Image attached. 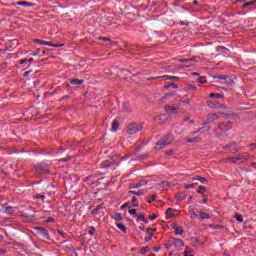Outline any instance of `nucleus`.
Instances as JSON below:
<instances>
[{
	"label": "nucleus",
	"instance_id": "nucleus-1",
	"mask_svg": "<svg viewBox=\"0 0 256 256\" xmlns=\"http://www.w3.org/2000/svg\"><path fill=\"white\" fill-rule=\"evenodd\" d=\"M233 129V124L231 121L222 122L218 125V129H216V137L218 139H223V135L227 133V131H231Z\"/></svg>",
	"mask_w": 256,
	"mask_h": 256
},
{
	"label": "nucleus",
	"instance_id": "nucleus-2",
	"mask_svg": "<svg viewBox=\"0 0 256 256\" xmlns=\"http://www.w3.org/2000/svg\"><path fill=\"white\" fill-rule=\"evenodd\" d=\"M171 143H173V135L168 134L156 142L154 149L156 151H161V149H165V147H167V145H171Z\"/></svg>",
	"mask_w": 256,
	"mask_h": 256
},
{
	"label": "nucleus",
	"instance_id": "nucleus-61",
	"mask_svg": "<svg viewBox=\"0 0 256 256\" xmlns=\"http://www.w3.org/2000/svg\"><path fill=\"white\" fill-rule=\"evenodd\" d=\"M126 207H129V204L128 203H125L121 206V209H125Z\"/></svg>",
	"mask_w": 256,
	"mask_h": 256
},
{
	"label": "nucleus",
	"instance_id": "nucleus-11",
	"mask_svg": "<svg viewBox=\"0 0 256 256\" xmlns=\"http://www.w3.org/2000/svg\"><path fill=\"white\" fill-rule=\"evenodd\" d=\"M177 109H179V104L165 106V111H167L168 113L177 114Z\"/></svg>",
	"mask_w": 256,
	"mask_h": 256
},
{
	"label": "nucleus",
	"instance_id": "nucleus-9",
	"mask_svg": "<svg viewBox=\"0 0 256 256\" xmlns=\"http://www.w3.org/2000/svg\"><path fill=\"white\" fill-rule=\"evenodd\" d=\"M1 211L2 213H6V215H13V213H15V209L7 203L2 204Z\"/></svg>",
	"mask_w": 256,
	"mask_h": 256
},
{
	"label": "nucleus",
	"instance_id": "nucleus-8",
	"mask_svg": "<svg viewBox=\"0 0 256 256\" xmlns=\"http://www.w3.org/2000/svg\"><path fill=\"white\" fill-rule=\"evenodd\" d=\"M34 43H38V45H47L48 47H64L65 44H53L51 42H47L45 40L34 39Z\"/></svg>",
	"mask_w": 256,
	"mask_h": 256
},
{
	"label": "nucleus",
	"instance_id": "nucleus-48",
	"mask_svg": "<svg viewBox=\"0 0 256 256\" xmlns=\"http://www.w3.org/2000/svg\"><path fill=\"white\" fill-rule=\"evenodd\" d=\"M133 207H137V197H132Z\"/></svg>",
	"mask_w": 256,
	"mask_h": 256
},
{
	"label": "nucleus",
	"instance_id": "nucleus-12",
	"mask_svg": "<svg viewBox=\"0 0 256 256\" xmlns=\"http://www.w3.org/2000/svg\"><path fill=\"white\" fill-rule=\"evenodd\" d=\"M70 85L77 87L79 85H83L85 83V80H79L77 78H72L69 80Z\"/></svg>",
	"mask_w": 256,
	"mask_h": 256
},
{
	"label": "nucleus",
	"instance_id": "nucleus-17",
	"mask_svg": "<svg viewBox=\"0 0 256 256\" xmlns=\"http://www.w3.org/2000/svg\"><path fill=\"white\" fill-rule=\"evenodd\" d=\"M111 131L112 133H117V131H119V121L113 120Z\"/></svg>",
	"mask_w": 256,
	"mask_h": 256
},
{
	"label": "nucleus",
	"instance_id": "nucleus-7",
	"mask_svg": "<svg viewBox=\"0 0 256 256\" xmlns=\"http://www.w3.org/2000/svg\"><path fill=\"white\" fill-rule=\"evenodd\" d=\"M219 119V115L215 113H210L206 117V121L203 123V125H211V123H215Z\"/></svg>",
	"mask_w": 256,
	"mask_h": 256
},
{
	"label": "nucleus",
	"instance_id": "nucleus-33",
	"mask_svg": "<svg viewBox=\"0 0 256 256\" xmlns=\"http://www.w3.org/2000/svg\"><path fill=\"white\" fill-rule=\"evenodd\" d=\"M138 221H143V223H148L147 218H145V215L143 214L138 215Z\"/></svg>",
	"mask_w": 256,
	"mask_h": 256
},
{
	"label": "nucleus",
	"instance_id": "nucleus-38",
	"mask_svg": "<svg viewBox=\"0 0 256 256\" xmlns=\"http://www.w3.org/2000/svg\"><path fill=\"white\" fill-rule=\"evenodd\" d=\"M214 77L215 79H219L220 81H225V77H227V75H216Z\"/></svg>",
	"mask_w": 256,
	"mask_h": 256
},
{
	"label": "nucleus",
	"instance_id": "nucleus-54",
	"mask_svg": "<svg viewBox=\"0 0 256 256\" xmlns=\"http://www.w3.org/2000/svg\"><path fill=\"white\" fill-rule=\"evenodd\" d=\"M161 249H163V247L158 246V247H155V248H154V251H155L156 253H159V251H161Z\"/></svg>",
	"mask_w": 256,
	"mask_h": 256
},
{
	"label": "nucleus",
	"instance_id": "nucleus-16",
	"mask_svg": "<svg viewBox=\"0 0 256 256\" xmlns=\"http://www.w3.org/2000/svg\"><path fill=\"white\" fill-rule=\"evenodd\" d=\"M176 201H185L187 199V196L185 195V192H179L175 195Z\"/></svg>",
	"mask_w": 256,
	"mask_h": 256
},
{
	"label": "nucleus",
	"instance_id": "nucleus-5",
	"mask_svg": "<svg viewBox=\"0 0 256 256\" xmlns=\"http://www.w3.org/2000/svg\"><path fill=\"white\" fill-rule=\"evenodd\" d=\"M248 160H249V154L247 152L237 154L236 156L228 159V161H230V163H234L236 165H241L243 163H247Z\"/></svg>",
	"mask_w": 256,
	"mask_h": 256
},
{
	"label": "nucleus",
	"instance_id": "nucleus-30",
	"mask_svg": "<svg viewBox=\"0 0 256 256\" xmlns=\"http://www.w3.org/2000/svg\"><path fill=\"white\" fill-rule=\"evenodd\" d=\"M201 219H211V216L206 212H200Z\"/></svg>",
	"mask_w": 256,
	"mask_h": 256
},
{
	"label": "nucleus",
	"instance_id": "nucleus-56",
	"mask_svg": "<svg viewBox=\"0 0 256 256\" xmlns=\"http://www.w3.org/2000/svg\"><path fill=\"white\" fill-rule=\"evenodd\" d=\"M19 63H20V65H23V64L27 63V59H22L19 61Z\"/></svg>",
	"mask_w": 256,
	"mask_h": 256
},
{
	"label": "nucleus",
	"instance_id": "nucleus-60",
	"mask_svg": "<svg viewBox=\"0 0 256 256\" xmlns=\"http://www.w3.org/2000/svg\"><path fill=\"white\" fill-rule=\"evenodd\" d=\"M166 155H173V150L166 151Z\"/></svg>",
	"mask_w": 256,
	"mask_h": 256
},
{
	"label": "nucleus",
	"instance_id": "nucleus-27",
	"mask_svg": "<svg viewBox=\"0 0 256 256\" xmlns=\"http://www.w3.org/2000/svg\"><path fill=\"white\" fill-rule=\"evenodd\" d=\"M149 251H151L149 246L142 247L140 250V255H145V253H149Z\"/></svg>",
	"mask_w": 256,
	"mask_h": 256
},
{
	"label": "nucleus",
	"instance_id": "nucleus-34",
	"mask_svg": "<svg viewBox=\"0 0 256 256\" xmlns=\"http://www.w3.org/2000/svg\"><path fill=\"white\" fill-rule=\"evenodd\" d=\"M102 207V205H98L95 209L92 210V215H97Z\"/></svg>",
	"mask_w": 256,
	"mask_h": 256
},
{
	"label": "nucleus",
	"instance_id": "nucleus-51",
	"mask_svg": "<svg viewBox=\"0 0 256 256\" xmlns=\"http://www.w3.org/2000/svg\"><path fill=\"white\" fill-rule=\"evenodd\" d=\"M213 229H223V226L221 225H210Z\"/></svg>",
	"mask_w": 256,
	"mask_h": 256
},
{
	"label": "nucleus",
	"instance_id": "nucleus-43",
	"mask_svg": "<svg viewBox=\"0 0 256 256\" xmlns=\"http://www.w3.org/2000/svg\"><path fill=\"white\" fill-rule=\"evenodd\" d=\"M198 215L195 213L194 210L190 211V219H195Z\"/></svg>",
	"mask_w": 256,
	"mask_h": 256
},
{
	"label": "nucleus",
	"instance_id": "nucleus-62",
	"mask_svg": "<svg viewBox=\"0 0 256 256\" xmlns=\"http://www.w3.org/2000/svg\"><path fill=\"white\" fill-rule=\"evenodd\" d=\"M139 159H147V154H143L139 157Z\"/></svg>",
	"mask_w": 256,
	"mask_h": 256
},
{
	"label": "nucleus",
	"instance_id": "nucleus-55",
	"mask_svg": "<svg viewBox=\"0 0 256 256\" xmlns=\"http://www.w3.org/2000/svg\"><path fill=\"white\" fill-rule=\"evenodd\" d=\"M146 231H147V233H149L150 231H157V228L149 227V228L146 229Z\"/></svg>",
	"mask_w": 256,
	"mask_h": 256
},
{
	"label": "nucleus",
	"instance_id": "nucleus-39",
	"mask_svg": "<svg viewBox=\"0 0 256 256\" xmlns=\"http://www.w3.org/2000/svg\"><path fill=\"white\" fill-rule=\"evenodd\" d=\"M184 256H193V254H191V249L186 248L184 251Z\"/></svg>",
	"mask_w": 256,
	"mask_h": 256
},
{
	"label": "nucleus",
	"instance_id": "nucleus-44",
	"mask_svg": "<svg viewBox=\"0 0 256 256\" xmlns=\"http://www.w3.org/2000/svg\"><path fill=\"white\" fill-rule=\"evenodd\" d=\"M157 79H162V76L146 78V81H155Z\"/></svg>",
	"mask_w": 256,
	"mask_h": 256
},
{
	"label": "nucleus",
	"instance_id": "nucleus-41",
	"mask_svg": "<svg viewBox=\"0 0 256 256\" xmlns=\"http://www.w3.org/2000/svg\"><path fill=\"white\" fill-rule=\"evenodd\" d=\"M129 215H134V217H137V210L136 209H130L128 211Z\"/></svg>",
	"mask_w": 256,
	"mask_h": 256
},
{
	"label": "nucleus",
	"instance_id": "nucleus-35",
	"mask_svg": "<svg viewBox=\"0 0 256 256\" xmlns=\"http://www.w3.org/2000/svg\"><path fill=\"white\" fill-rule=\"evenodd\" d=\"M131 189H139V187H143L142 183H138V184H131Z\"/></svg>",
	"mask_w": 256,
	"mask_h": 256
},
{
	"label": "nucleus",
	"instance_id": "nucleus-13",
	"mask_svg": "<svg viewBox=\"0 0 256 256\" xmlns=\"http://www.w3.org/2000/svg\"><path fill=\"white\" fill-rule=\"evenodd\" d=\"M224 149L225 150L229 149L230 151H237L238 149L237 142H231L230 144L225 145Z\"/></svg>",
	"mask_w": 256,
	"mask_h": 256
},
{
	"label": "nucleus",
	"instance_id": "nucleus-4",
	"mask_svg": "<svg viewBox=\"0 0 256 256\" xmlns=\"http://www.w3.org/2000/svg\"><path fill=\"white\" fill-rule=\"evenodd\" d=\"M139 131H143V123H129L126 128L127 135H137Z\"/></svg>",
	"mask_w": 256,
	"mask_h": 256
},
{
	"label": "nucleus",
	"instance_id": "nucleus-28",
	"mask_svg": "<svg viewBox=\"0 0 256 256\" xmlns=\"http://www.w3.org/2000/svg\"><path fill=\"white\" fill-rule=\"evenodd\" d=\"M116 227H118L122 232L127 233V227L125 225L117 223Z\"/></svg>",
	"mask_w": 256,
	"mask_h": 256
},
{
	"label": "nucleus",
	"instance_id": "nucleus-53",
	"mask_svg": "<svg viewBox=\"0 0 256 256\" xmlns=\"http://www.w3.org/2000/svg\"><path fill=\"white\" fill-rule=\"evenodd\" d=\"M202 131H203V128H200L197 131L192 132L191 135H197V133H201Z\"/></svg>",
	"mask_w": 256,
	"mask_h": 256
},
{
	"label": "nucleus",
	"instance_id": "nucleus-32",
	"mask_svg": "<svg viewBox=\"0 0 256 256\" xmlns=\"http://www.w3.org/2000/svg\"><path fill=\"white\" fill-rule=\"evenodd\" d=\"M234 218L236 221H238V223H243V216H241V214H236Z\"/></svg>",
	"mask_w": 256,
	"mask_h": 256
},
{
	"label": "nucleus",
	"instance_id": "nucleus-23",
	"mask_svg": "<svg viewBox=\"0 0 256 256\" xmlns=\"http://www.w3.org/2000/svg\"><path fill=\"white\" fill-rule=\"evenodd\" d=\"M201 136H197V137H194V138H188L187 139V142L188 143H199L201 141Z\"/></svg>",
	"mask_w": 256,
	"mask_h": 256
},
{
	"label": "nucleus",
	"instance_id": "nucleus-31",
	"mask_svg": "<svg viewBox=\"0 0 256 256\" xmlns=\"http://www.w3.org/2000/svg\"><path fill=\"white\" fill-rule=\"evenodd\" d=\"M169 87H172V89H177L179 86H177V84L175 83H170L168 85H165L164 89H169Z\"/></svg>",
	"mask_w": 256,
	"mask_h": 256
},
{
	"label": "nucleus",
	"instance_id": "nucleus-18",
	"mask_svg": "<svg viewBox=\"0 0 256 256\" xmlns=\"http://www.w3.org/2000/svg\"><path fill=\"white\" fill-rule=\"evenodd\" d=\"M192 181H199L200 183L205 184V183H207V178L196 175V176L192 177Z\"/></svg>",
	"mask_w": 256,
	"mask_h": 256
},
{
	"label": "nucleus",
	"instance_id": "nucleus-45",
	"mask_svg": "<svg viewBox=\"0 0 256 256\" xmlns=\"http://www.w3.org/2000/svg\"><path fill=\"white\" fill-rule=\"evenodd\" d=\"M182 105H189V103H191V100H189V98H186L184 101L180 100Z\"/></svg>",
	"mask_w": 256,
	"mask_h": 256
},
{
	"label": "nucleus",
	"instance_id": "nucleus-42",
	"mask_svg": "<svg viewBox=\"0 0 256 256\" xmlns=\"http://www.w3.org/2000/svg\"><path fill=\"white\" fill-rule=\"evenodd\" d=\"M209 97H223V94H221V93H210L209 94Z\"/></svg>",
	"mask_w": 256,
	"mask_h": 256
},
{
	"label": "nucleus",
	"instance_id": "nucleus-52",
	"mask_svg": "<svg viewBox=\"0 0 256 256\" xmlns=\"http://www.w3.org/2000/svg\"><path fill=\"white\" fill-rule=\"evenodd\" d=\"M55 222V218L53 217H49L47 220H46V223H54Z\"/></svg>",
	"mask_w": 256,
	"mask_h": 256
},
{
	"label": "nucleus",
	"instance_id": "nucleus-24",
	"mask_svg": "<svg viewBox=\"0 0 256 256\" xmlns=\"http://www.w3.org/2000/svg\"><path fill=\"white\" fill-rule=\"evenodd\" d=\"M171 217H175V214H173V208H168L166 210V219H171Z\"/></svg>",
	"mask_w": 256,
	"mask_h": 256
},
{
	"label": "nucleus",
	"instance_id": "nucleus-10",
	"mask_svg": "<svg viewBox=\"0 0 256 256\" xmlns=\"http://www.w3.org/2000/svg\"><path fill=\"white\" fill-rule=\"evenodd\" d=\"M34 229L39 235H42L44 239H49V231H47V229L42 227H35Z\"/></svg>",
	"mask_w": 256,
	"mask_h": 256
},
{
	"label": "nucleus",
	"instance_id": "nucleus-40",
	"mask_svg": "<svg viewBox=\"0 0 256 256\" xmlns=\"http://www.w3.org/2000/svg\"><path fill=\"white\" fill-rule=\"evenodd\" d=\"M155 199H157V195L153 194L150 196V198L148 199V203H152L153 201H155Z\"/></svg>",
	"mask_w": 256,
	"mask_h": 256
},
{
	"label": "nucleus",
	"instance_id": "nucleus-20",
	"mask_svg": "<svg viewBox=\"0 0 256 256\" xmlns=\"http://www.w3.org/2000/svg\"><path fill=\"white\" fill-rule=\"evenodd\" d=\"M129 193L130 195H137L138 197H141L145 195V190H139V191L130 190Z\"/></svg>",
	"mask_w": 256,
	"mask_h": 256
},
{
	"label": "nucleus",
	"instance_id": "nucleus-64",
	"mask_svg": "<svg viewBox=\"0 0 256 256\" xmlns=\"http://www.w3.org/2000/svg\"><path fill=\"white\" fill-rule=\"evenodd\" d=\"M69 159H71V158H69V157L68 158H63L62 163H66V161H69Z\"/></svg>",
	"mask_w": 256,
	"mask_h": 256
},
{
	"label": "nucleus",
	"instance_id": "nucleus-25",
	"mask_svg": "<svg viewBox=\"0 0 256 256\" xmlns=\"http://www.w3.org/2000/svg\"><path fill=\"white\" fill-rule=\"evenodd\" d=\"M174 233L175 235H183V227L181 226L174 227Z\"/></svg>",
	"mask_w": 256,
	"mask_h": 256
},
{
	"label": "nucleus",
	"instance_id": "nucleus-57",
	"mask_svg": "<svg viewBox=\"0 0 256 256\" xmlns=\"http://www.w3.org/2000/svg\"><path fill=\"white\" fill-rule=\"evenodd\" d=\"M31 72V70L24 72L23 77H27Z\"/></svg>",
	"mask_w": 256,
	"mask_h": 256
},
{
	"label": "nucleus",
	"instance_id": "nucleus-22",
	"mask_svg": "<svg viewBox=\"0 0 256 256\" xmlns=\"http://www.w3.org/2000/svg\"><path fill=\"white\" fill-rule=\"evenodd\" d=\"M174 239V245L175 247H183L185 245V243L183 242V240L178 239V238H173Z\"/></svg>",
	"mask_w": 256,
	"mask_h": 256
},
{
	"label": "nucleus",
	"instance_id": "nucleus-3",
	"mask_svg": "<svg viewBox=\"0 0 256 256\" xmlns=\"http://www.w3.org/2000/svg\"><path fill=\"white\" fill-rule=\"evenodd\" d=\"M171 143H173V135L168 134L156 142L154 149L156 151H161V149H165V147H167V145H171Z\"/></svg>",
	"mask_w": 256,
	"mask_h": 256
},
{
	"label": "nucleus",
	"instance_id": "nucleus-6",
	"mask_svg": "<svg viewBox=\"0 0 256 256\" xmlns=\"http://www.w3.org/2000/svg\"><path fill=\"white\" fill-rule=\"evenodd\" d=\"M206 104L210 109H225V104H221L217 100H208Z\"/></svg>",
	"mask_w": 256,
	"mask_h": 256
},
{
	"label": "nucleus",
	"instance_id": "nucleus-37",
	"mask_svg": "<svg viewBox=\"0 0 256 256\" xmlns=\"http://www.w3.org/2000/svg\"><path fill=\"white\" fill-rule=\"evenodd\" d=\"M115 219H116V221H123V216H121V213H116Z\"/></svg>",
	"mask_w": 256,
	"mask_h": 256
},
{
	"label": "nucleus",
	"instance_id": "nucleus-26",
	"mask_svg": "<svg viewBox=\"0 0 256 256\" xmlns=\"http://www.w3.org/2000/svg\"><path fill=\"white\" fill-rule=\"evenodd\" d=\"M256 4V0H252L250 2H246L242 5V9H247V7H251V5H255Z\"/></svg>",
	"mask_w": 256,
	"mask_h": 256
},
{
	"label": "nucleus",
	"instance_id": "nucleus-47",
	"mask_svg": "<svg viewBox=\"0 0 256 256\" xmlns=\"http://www.w3.org/2000/svg\"><path fill=\"white\" fill-rule=\"evenodd\" d=\"M148 219H150V221H155V219H157V215L156 214L149 215Z\"/></svg>",
	"mask_w": 256,
	"mask_h": 256
},
{
	"label": "nucleus",
	"instance_id": "nucleus-58",
	"mask_svg": "<svg viewBox=\"0 0 256 256\" xmlns=\"http://www.w3.org/2000/svg\"><path fill=\"white\" fill-rule=\"evenodd\" d=\"M179 61H180V63H189V59H181Z\"/></svg>",
	"mask_w": 256,
	"mask_h": 256
},
{
	"label": "nucleus",
	"instance_id": "nucleus-21",
	"mask_svg": "<svg viewBox=\"0 0 256 256\" xmlns=\"http://www.w3.org/2000/svg\"><path fill=\"white\" fill-rule=\"evenodd\" d=\"M162 79H164V81H179V77L177 76H162Z\"/></svg>",
	"mask_w": 256,
	"mask_h": 256
},
{
	"label": "nucleus",
	"instance_id": "nucleus-46",
	"mask_svg": "<svg viewBox=\"0 0 256 256\" xmlns=\"http://www.w3.org/2000/svg\"><path fill=\"white\" fill-rule=\"evenodd\" d=\"M99 41H107L108 43H111V39L107 37H99Z\"/></svg>",
	"mask_w": 256,
	"mask_h": 256
},
{
	"label": "nucleus",
	"instance_id": "nucleus-15",
	"mask_svg": "<svg viewBox=\"0 0 256 256\" xmlns=\"http://www.w3.org/2000/svg\"><path fill=\"white\" fill-rule=\"evenodd\" d=\"M16 5H20L23 7H35V3L27 2V1H18Z\"/></svg>",
	"mask_w": 256,
	"mask_h": 256
},
{
	"label": "nucleus",
	"instance_id": "nucleus-49",
	"mask_svg": "<svg viewBox=\"0 0 256 256\" xmlns=\"http://www.w3.org/2000/svg\"><path fill=\"white\" fill-rule=\"evenodd\" d=\"M198 82H200L201 84H205V83H207V80H205V78H203V77H200V78H198Z\"/></svg>",
	"mask_w": 256,
	"mask_h": 256
},
{
	"label": "nucleus",
	"instance_id": "nucleus-29",
	"mask_svg": "<svg viewBox=\"0 0 256 256\" xmlns=\"http://www.w3.org/2000/svg\"><path fill=\"white\" fill-rule=\"evenodd\" d=\"M205 191H207V189H205L204 186H199L197 193H199L200 195H204Z\"/></svg>",
	"mask_w": 256,
	"mask_h": 256
},
{
	"label": "nucleus",
	"instance_id": "nucleus-14",
	"mask_svg": "<svg viewBox=\"0 0 256 256\" xmlns=\"http://www.w3.org/2000/svg\"><path fill=\"white\" fill-rule=\"evenodd\" d=\"M223 83L224 85H229L230 87H233V85H235V81H233L228 75H226V77L224 78Z\"/></svg>",
	"mask_w": 256,
	"mask_h": 256
},
{
	"label": "nucleus",
	"instance_id": "nucleus-59",
	"mask_svg": "<svg viewBox=\"0 0 256 256\" xmlns=\"http://www.w3.org/2000/svg\"><path fill=\"white\" fill-rule=\"evenodd\" d=\"M36 198L37 199H45V195H37Z\"/></svg>",
	"mask_w": 256,
	"mask_h": 256
},
{
	"label": "nucleus",
	"instance_id": "nucleus-63",
	"mask_svg": "<svg viewBox=\"0 0 256 256\" xmlns=\"http://www.w3.org/2000/svg\"><path fill=\"white\" fill-rule=\"evenodd\" d=\"M251 149H252V151H255L256 150V144H252Z\"/></svg>",
	"mask_w": 256,
	"mask_h": 256
},
{
	"label": "nucleus",
	"instance_id": "nucleus-19",
	"mask_svg": "<svg viewBox=\"0 0 256 256\" xmlns=\"http://www.w3.org/2000/svg\"><path fill=\"white\" fill-rule=\"evenodd\" d=\"M220 115H224L226 119H239V114L231 113V114H225L221 113Z\"/></svg>",
	"mask_w": 256,
	"mask_h": 256
},
{
	"label": "nucleus",
	"instance_id": "nucleus-36",
	"mask_svg": "<svg viewBox=\"0 0 256 256\" xmlns=\"http://www.w3.org/2000/svg\"><path fill=\"white\" fill-rule=\"evenodd\" d=\"M184 187H185V189H193L194 187H197V184H195V183L187 184Z\"/></svg>",
	"mask_w": 256,
	"mask_h": 256
},
{
	"label": "nucleus",
	"instance_id": "nucleus-50",
	"mask_svg": "<svg viewBox=\"0 0 256 256\" xmlns=\"http://www.w3.org/2000/svg\"><path fill=\"white\" fill-rule=\"evenodd\" d=\"M153 239V233H149L148 237L145 238V241H151Z\"/></svg>",
	"mask_w": 256,
	"mask_h": 256
}]
</instances>
